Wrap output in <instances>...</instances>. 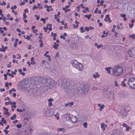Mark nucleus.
Returning <instances> with one entry per match:
<instances>
[{
    "label": "nucleus",
    "instance_id": "nucleus-42",
    "mask_svg": "<svg viewBox=\"0 0 135 135\" xmlns=\"http://www.w3.org/2000/svg\"><path fill=\"white\" fill-rule=\"evenodd\" d=\"M12 12L13 13H14V14L15 15H16L17 14V12H15L13 10L12 11Z\"/></svg>",
    "mask_w": 135,
    "mask_h": 135
},
{
    "label": "nucleus",
    "instance_id": "nucleus-60",
    "mask_svg": "<svg viewBox=\"0 0 135 135\" xmlns=\"http://www.w3.org/2000/svg\"><path fill=\"white\" fill-rule=\"evenodd\" d=\"M7 99H8V100H9L10 99L8 97H7L6 98H4V100H6Z\"/></svg>",
    "mask_w": 135,
    "mask_h": 135
},
{
    "label": "nucleus",
    "instance_id": "nucleus-62",
    "mask_svg": "<svg viewBox=\"0 0 135 135\" xmlns=\"http://www.w3.org/2000/svg\"><path fill=\"white\" fill-rule=\"evenodd\" d=\"M24 12H28V9L27 8L25 9L24 10Z\"/></svg>",
    "mask_w": 135,
    "mask_h": 135
},
{
    "label": "nucleus",
    "instance_id": "nucleus-25",
    "mask_svg": "<svg viewBox=\"0 0 135 135\" xmlns=\"http://www.w3.org/2000/svg\"><path fill=\"white\" fill-rule=\"evenodd\" d=\"M26 12H24L23 13V19H25L27 17V16L26 15Z\"/></svg>",
    "mask_w": 135,
    "mask_h": 135
},
{
    "label": "nucleus",
    "instance_id": "nucleus-29",
    "mask_svg": "<svg viewBox=\"0 0 135 135\" xmlns=\"http://www.w3.org/2000/svg\"><path fill=\"white\" fill-rule=\"evenodd\" d=\"M12 104V102L11 101H9L8 102H6L5 103V104L6 105H7L8 104Z\"/></svg>",
    "mask_w": 135,
    "mask_h": 135
},
{
    "label": "nucleus",
    "instance_id": "nucleus-27",
    "mask_svg": "<svg viewBox=\"0 0 135 135\" xmlns=\"http://www.w3.org/2000/svg\"><path fill=\"white\" fill-rule=\"evenodd\" d=\"M1 122H3V123H6V120L4 119V118H2Z\"/></svg>",
    "mask_w": 135,
    "mask_h": 135
},
{
    "label": "nucleus",
    "instance_id": "nucleus-8",
    "mask_svg": "<svg viewBox=\"0 0 135 135\" xmlns=\"http://www.w3.org/2000/svg\"><path fill=\"white\" fill-rule=\"evenodd\" d=\"M105 94L107 95V97L110 98L111 95H112V90L110 88H108L105 89Z\"/></svg>",
    "mask_w": 135,
    "mask_h": 135
},
{
    "label": "nucleus",
    "instance_id": "nucleus-19",
    "mask_svg": "<svg viewBox=\"0 0 135 135\" xmlns=\"http://www.w3.org/2000/svg\"><path fill=\"white\" fill-rule=\"evenodd\" d=\"M104 105L103 104H102L101 105V106L100 107V109H99V110L100 111H102V109L104 108Z\"/></svg>",
    "mask_w": 135,
    "mask_h": 135
},
{
    "label": "nucleus",
    "instance_id": "nucleus-12",
    "mask_svg": "<svg viewBox=\"0 0 135 135\" xmlns=\"http://www.w3.org/2000/svg\"><path fill=\"white\" fill-rule=\"evenodd\" d=\"M50 111L47 109H45L44 110L43 112L45 114L48 115V113H50Z\"/></svg>",
    "mask_w": 135,
    "mask_h": 135
},
{
    "label": "nucleus",
    "instance_id": "nucleus-24",
    "mask_svg": "<svg viewBox=\"0 0 135 135\" xmlns=\"http://www.w3.org/2000/svg\"><path fill=\"white\" fill-rule=\"evenodd\" d=\"M23 120L25 123H26L27 122L28 120V118L27 117L25 118H24Z\"/></svg>",
    "mask_w": 135,
    "mask_h": 135
},
{
    "label": "nucleus",
    "instance_id": "nucleus-22",
    "mask_svg": "<svg viewBox=\"0 0 135 135\" xmlns=\"http://www.w3.org/2000/svg\"><path fill=\"white\" fill-rule=\"evenodd\" d=\"M80 32L81 33H83L84 31V30L83 27H81L80 28Z\"/></svg>",
    "mask_w": 135,
    "mask_h": 135
},
{
    "label": "nucleus",
    "instance_id": "nucleus-48",
    "mask_svg": "<svg viewBox=\"0 0 135 135\" xmlns=\"http://www.w3.org/2000/svg\"><path fill=\"white\" fill-rule=\"evenodd\" d=\"M89 30H93L94 29V27H91V26L89 27Z\"/></svg>",
    "mask_w": 135,
    "mask_h": 135
},
{
    "label": "nucleus",
    "instance_id": "nucleus-5",
    "mask_svg": "<svg viewBox=\"0 0 135 135\" xmlns=\"http://www.w3.org/2000/svg\"><path fill=\"white\" fill-rule=\"evenodd\" d=\"M55 85V83L53 80L49 81L48 84L45 86V89L46 90L48 89H53Z\"/></svg>",
    "mask_w": 135,
    "mask_h": 135
},
{
    "label": "nucleus",
    "instance_id": "nucleus-34",
    "mask_svg": "<svg viewBox=\"0 0 135 135\" xmlns=\"http://www.w3.org/2000/svg\"><path fill=\"white\" fill-rule=\"evenodd\" d=\"M120 15L121 17L123 18H124L126 17V15L125 14H120Z\"/></svg>",
    "mask_w": 135,
    "mask_h": 135
},
{
    "label": "nucleus",
    "instance_id": "nucleus-37",
    "mask_svg": "<svg viewBox=\"0 0 135 135\" xmlns=\"http://www.w3.org/2000/svg\"><path fill=\"white\" fill-rule=\"evenodd\" d=\"M84 17L85 18H87L88 20H89V19H90L88 15H84Z\"/></svg>",
    "mask_w": 135,
    "mask_h": 135
},
{
    "label": "nucleus",
    "instance_id": "nucleus-50",
    "mask_svg": "<svg viewBox=\"0 0 135 135\" xmlns=\"http://www.w3.org/2000/svg\"><path fill=\"white\" fill-rule=\"evenodd\" d=\"M73 26L75 28H77L78 27V25H76V26H75V24L73 25Z\"/></svg>",
    "mask_w": 135,
    "mask_h": 135
},
{
    "label": "nucleus",
    "instance_id": "nucleus-28",
    "mask_svg": "<svg viewBox=\"0 0 135 135\" xmlns=\"http://www.w3.org/2000/svg\"><path fill=\"white\" fill-rule=\"evenodd\" d=\"M114 83H115L114 85L115 86L118 87L119 86V85L118 84V83L116 81H115Z\"/></svg>",
    "mask_w": 135,
    "mask_h": 135
},
{
    "label": "nucleus",
    "instance_id": "nucleus-44",
    "mask_svg": "<svg viewBox=\"0 0 135 135\" xmlns=\"http://www.w3.org/2000/svg\"><path fill=\"white\" fill-rule=\"evenodd\" d=\"M123 127H126L128 126L125 123H123Z\"/></svg>",
    "mask_w": 135,
    "mask_h": 135
},
{
    "label": "nucleus",
    "instance_id": "nucleus-36",
    "mask_svg": "<svg viewBox=\"0 0 135 135\" xmlns=\"http://www.w3.org/2000/svg\"><path fill=\"white\" fill-rule=\"evenodd\" d=\"M60 37L61 38H62L63 40H65V37H64L62 35H61Z\"/></svg>",
    "mask_w": 135,
    "mask_h": 135
},
{
    "label": "nucleus",
    "instance_id": "nucleus-6",
    "mask_svg": "<svg viewBox=\"0 0 135 135\" xmlns=\"http://www.w3.org/2000/svg\"><path fill=\"white\" fill-rule=\"evenodd\" d=\"M128 52L130 57L133 58H135V47L131 48L129 50Z\"/></svg>",
    "mask_w": 135,
    "mask_h": 135
},
{
    "label": "nucleus",
    "instance_id": "nucleus-9",
    "mask_svg": "<svg viewBox=\"0 0 135 135\" xmlns=\"http://www.w3.org/2000/svg\"><path fill=\"white\" fill-rule=\"evenodd\" d=\"M70 114H66V115L67 116V118H68V119L69 120H71L72 121L73 123H75L77 120V118L76 117V116H73L72 118H71L70 117Z\"/></svg>",
    "mask_w": 135,
    "mask_h": 135
},
{
    "label": "nucleus",
    "instance_id": "nucleus-41",
    "mask_svg": "<svg viewBox=\"0 0 135 135\" xmlns=\"http://www.w3.org/2000/svg\"><path fill=\"white\" fill-rule=\"evenodd\" d=\"M74 104V103L73 102H71L69 103V105L70 106H71L72 105H73Z\"/></svg>",
    "mask_w": 135,
    "mask_h": 135
},
{
    "label": "nucleus",
    "instance_id": "nucleus-20",
    "mask_svg": "<svg viewBox=\"0 0 135 135\" xmlns=\"http://www.w3.org/2000/svg\"><path fill=\"white\" fill-rule=\"evenodd\" d=\"M16 115L15 114H14L13 116L11 117V119L12 120H13L15 118H16Z\"/></svg>",
    "mask_w": 135,
    "mask_h": 135
},
{
    "label": "nucleus",
    "instance_id": "nucleus-59",
    "mask_svg": "<svg viewBox=\"0 0 135 135\" xmlns=\"http://www.w3.org/2000/svg\"><path fill=\"white\" fill-rule=\"evenodd\" d=\"M37 8V6H34L33 7V10H35V8L36 9Z\"/></svg>",
    "mask_w": 135,
    "mask_h": 135
},
{
    "label": "nucleus",
    "instance_id": "nucleus-64",
    "mask_svg": "<svg viewBox=\"0 0 135 135\" xmlns=\"http://www.w3.org/2000/svg\"><path fill=\"white\" fill-rule=\"evenodd\" d=\"M39 135H45V133H40L39 134Z\"/></svg>",
    "mask_w": 135,
    "mask_h": 135
},
{
    "label": "nucleus",
    "instance_id": "nucleus-33",
    "mask_svg": "<svg viewBox=\"0 0 135 135\" xmlns=\"http://www.w3.org/2000/svg\"><path fill=\"white\" fill-rule=\"evenodd\" d=\"M15 72H14L13 71H12V74H13L14 75H15L16 74V73L17 71V70L16 69H15L14 70Z\"/></svg>",
    "mask_w": 135,
    "mask_h": 135
},
{
    "label": "nucleus",
    "instance_id": "nucleus-14",
    "mask_svg": "<svg viewBox=\"0 0 135 135\" xmlns=\"http://www.w3.org/2000/svg\"><path fill=\"white\" fill-rule=\"evenodd\" d=\"M59 46V44H56V42H54V45H53L52 47L55 49L57 50V47Z\"/></svg>",
    "mask_w": 135,
    "mask_h": 135
},
{
    "label": "nucleus",
    "instance_id": "nucleus-10",
    "mask_svg": "<svg viewBox=\"0 0 135 135\" xmlns=\"http://www.w3.org/2000/svg\"><path fill=\"white\" fill-rule=\"evenodd\" d=\"M113 135H120V131L119 130H114L113 131Z\"/></svg>",
    "mask_w": 135,
    "mask_h": 135
},
{
    "label": "nucleus",
    "instance_id": "nucleus-17",
    "mask_svg": "<svg viewBox=\"0 0 135 135\" xmlns=\"http://www.w3.org/2000/svg\"><path fill=\"white\" fill-rule=\"evenodd\" d=\"M58 131H62L63 132H64L65 131V130L64 128H59L58 129Z\"/></svg>",
    "mask_w": 135,
    "mask_h": 135
},
{
    "label": "nucleus",
    "instance_id": "nucleus-7",
    "mask_svg": "<svg viewBox=\"0 0 135 135\" xmlns=\"http://www.w3.org/2000/svg\"><path fill=\"white\" fill-rule=\"evenodd\" d=\"M77 88L79 91V93H83L85 92V87L84 85L81 84Z\"/></svg>",
    "mask_w": 135,
    "mask_h": 135
},
{
    "label": "nucleus",
    "instance_id": "nucleus-47",
    "mask_svg": "<svg viewBox=\"0 0 135 135\" xmlns=\"http://www.w3.org/2000/svg\"><path fill=\"white\" fill-rule=\"evenodd\" d=\"M3 109L4 110H6L7 111H8V109L7 108H6L5 107H3Z\"/></svg>",
    "mask_w": 135,
    "mask_h": 135
},
{
    "label": "nucleus",
    "instance_id": "nucleus-46",
    "mask_svg": "<svg viewBox=\"0 0 135 135\" xmlns=\"http://www.w3.org/2000/svg\"><path fill=\"white\" fill-rule=\"evenodd\" d=\"M4 131L5 132V134H8V131L6 130L5 129L4 130Z\"/></svg>",
    "mask_w": 135,
    "mask_h": 135
},
{
    "label": "nucleus",
    "instance_id": "nucleus-54",
    "mask_svg": "<svg viewBox=\"0 0 135 135\" xmlns=\"http://www.w3.org/2000/svg\"><path fill=\"white\" fill-rule=\"evenodd\" d=\"M98 10V8H96L95 11L94 12V13H97V12Z\"/></svg>",
    "mask_w": 135,
    "mask_h": 135
},
{
    "label": "nucleus",
    "instance_id": "nucleus-3",
    "mask_svg": "<svg viewBox=\"0 0 135 135\" xmlns=\"http://www.w3.org/2000/svg\"><path fill=\"white\" fill-rule=\"evenodd\" d=\"M72 66L79 71H81L83 68V66L80 63L76 60H72L71 61Z\"/></svg>",
    "mask_w": 135,
    "mask_h": 135
},
{
    "label": "nucleus",
    "instance_id": "nucleus-43",
    "mask_svg": "<svg viewBox=\"0 0 135 135\" xmlns=\"http://www.w3.org/2000/svg\"><path fill=\"white\" fill-rule=\"evenodd\" d=\"M67 23H65L64 24V27L65 29H66L67 28Z\"/></svg>",
    "mask_w": 135,
    "mask_h": 135
},
{
    "label": "nucleus",
    "instance_id": "nucleus-21",
    "mask_svg": "<svg viewBox=\"0 0 135 135\" xmlns=\"http://www.w3.org/2000/svg\"><path fill=\"white\" fill-rule=\"evenodd\" d=\"M105 70L107 71L108 73L109 74H110L111 73V71L109 69V68H105Z\"/></svg>",
    "mask_w": 135,
    "mask_h": 135
},
{
    "label": "nucleus",
    "instance_id": "nucleus-23",
    "mask_svg": "<svg viewBox=\"0 0 135 135\" xmlns=\"http://www.w3.org/2000/svg\"><path fill=\"white\" fill-rule=\"evenodd\" d=\"M40 20L41 21H43V23L44 24H45L46 23V22L45 21V19H44V18H42Z\"/></svg>",
    "mask_w": 135,
    "mask_h": 135
},
{
    "label": "nucleus",
    "instance_id": "nucleus-4",
    "mask_svg": "<svg viewBox=\"0 0 135 135\" xmlns=\"http://www.w3.org/2000/svg\"><path fill=\"white\" fill-rule=\"evenodd\" d=\"M128 84L131 88L135 89V78L132 77L130 78L128 81Z\"/></svg>",
    "mask_w": 135,
    "mask_h": 135
},
{
    "label": "nucleus",
    "instance_id": "nucleus-16",
    "mask_svg": "<svg viewBox=\"0 0 135 135\" xmlns=\"http://www.w3.org/2000/svg\"><path fill=\"white\" fill-rule=\"evenodd\" d=\"M106 127L107 125H105L104 123H102V124L101 125V128L102 129H103V131H104L105 130V127Z\"/></svg>",
    "mask_w": 135,
    "mask_h": 135
},
{
    "label": "nucleus",
    "instance_id": "nucleus-49",
    "mask_svg": "<svg viewBox=\"0 0 135 135\" xmlns=\"http://www.w3.org/2000/svg\"><path fill=\"white\" fill-rule=\"evenodd\" d=\"M16 110L17 111L19 112H22V110L21 109H16Z\"/></svg>",
    "mask_w": 135,
    "mask_h": 135
},
{
    "label": "nucleus",
    "instance_id": "nucleus-51",
    "mask_svg": "<svg viewBox=\"0 0 135 135\" xmlns=\"http://www.w3.org/2000/svg\"><path fill=\"white\" fill-rule=\"evenodd\" d=\"M12 106L11 108H16V105H11Z\"/></svg>",
    "mask_w": 135,
    "mask_h": 135
},
{
    "label": "nucleus",
    "instance_id": "nucleus-39",
    "mask_svg": "<svg viewBox=\"0 0 135 135\" xmlns=\"http://www.w3.org/2000/svg\"><path fill=\"white\" fill-rule=\"evenodd\" d=\"M101 3L100 4V5L102 6H103V3H104V1L103 0H102L100 2Z\"/></svg>",
    "mask_w": 135,
    "mask_h": 135
},
{
    "label": "nucleus",
    "instance_id": "nucleus-58",
    "mask_svg": "<svg viewBox=\"0 0 135 135\" xmlns=\"http://www.w3.org/2000/svg\"><path fill=\"white\" fill-rule=\"evenodd\" d=\"M18 120H16L15 121L13 122V124H15L18 122Z\"/></svg>",
    "mask_w": 135,
    "mask_h": 135
},
{
    "label": "nucleus",
    "instance_id": "nucleus-15",
    "mask_svg": "<svg viewBox=\"0 0 135 135\" xmlns=\"http://www.w3.org/2000/svg\"><path fill=\"white\" fill-rule=\"evenodd\" d=\"M73 90L74 93L76 94L79 93V90H78V89L77 87V88H74L73 89Z\"/></svg>",
    "mask_w": 135,
    "mask_h": 135
},
{
    "label": "nucleus",
    "instance_id": "nucleus-31",
    "mask_svg": "<svg viewBox=\"0 0 135 135\" xmlns=\"http://www.w3.org/2000/svg\"><path fill=\"white\" fill-rule=\"evenodd\" d=\"M6 3L4 1L2 3H0V5L1 6H2L3 5H6Z\"/></svg>",
    "mask_w": 135,
    "mask_h": 135
},
{
    "label": "nucleus",
    "instance_id": "nucleus-61",
    "mask_svg": "<svg viewBox=\"0 0 135 135\" xmlns=\"http://www.w3.org/2000/svg\"><path fill=\"white\" fill-rule=\"evenodd\" d=\"M31 45H28V49L30 50L31 49Z\"/></svg>",
    "mask_w": 135,
    "mask_h": 135
},
{
    "label": "nucleus",
    "instance_id": "nucleus-11",
    "mask_svg": "<svg viewBox=\"0 0 135 135\" xmlns=\"http://www.w3.org/2000/svg\"><path fill=\"white\" fill-rule=\"evenodd\" d=\"M50 80H48L47 78H46L43 79L41 81V82L42 83V84H44L45 86L46 85H47L48 84V83L49 82V81Z\"/></svg>",
    "mask_w": 135,
    "mask_h": 135
},
{
    "label": "nucleus",
    "instance_id": "nucleus-13",
    "mask_svg": "<svg viewBox=\"0 0 135 135\" xmlns=\"http://www.w3.org/2000/svg\"><path fill=\"white\" fill-rule=\"evenodd\" d=\"M93 77L95 79H96L97 78H99L100 76L98 72H95V74H93Z\"/></svg>",
    "mask_w": 135,
    "mask_h": 135
},
{
    "label": "nucleus",
    "instance_id": "nucleus-35",
    "mask_svg": "<svg viewBox=\"0 0 135 135\" xmlns=\"http://www.w3.org/2000/svg\"><path fill=\"white\" fill-rule=\"evenodd\" d=\"M35 17H36V19L37 20H38L40 18L39 16H38L37 15H35Z\"/></svg>",
    "mask_w": 135,
    "mask_h": 135
},
{
    "label": "nucleus",
    "instance_id": "nucleus-30",
    "mask_svg": "<svg viewBox=\"0 0 135 135\" xmlns=\"http://www.w3.org/2000/svg\"><path fill=\"white\" fill-rule=\"evenodd\" d=\"M43 28L44 29L45 32H46L47 31V29L48 28V26H47L46 28L45 27H44Z\"/></svg>",
    "mask_w": 135,
    "mask_h": 135
},
{
    "label": "nucleus",
    "instance_id": "nucleus-56",
    "mask_svg": "<svg viewBox=\"0 0 135 135\" xmlns=\"http://www.w3.org/2000/svg\"><path fill=\"white\" fill-rule=\"evenodd\" d=\"M30 38H31L30 37V36H27L26 38L28 40H29L30 39Z\"/></svg>",
    "mask_w": 135,
    "mask_h": 135
},
{
    "label": "nucleus",
    "instance_id": "nucleus-55",
    "mask_svg": "<svg viewBox=\"0 0 135 135\" xmlns=\"http://www.w3.org/2000/svg\"><path fill=\"white\" fill-rule=\"evenodd\" d=\"M52 105V104L51 102H49L48 104V105L49 107L51 106Z\"/></svg>",
    "mask_w": 135,
    "mask_h": 135
},
{
    "label": "nucleus",
    "instance_id": "nucleus-1",
    "mask_svg": "<svg viewBox=\"0 0 135 135\" xmlns=\"http://www.w3.org/2000/svg\"><path fill=\"white\" fill-rule=\"evenodd\" d=\"M58 81L59 85L61 86L62 89H65L67 91H69L71 89V88L73 86V85L70 84V82L66 81L65 79H60Z\"/></svg>",
    "mask_w": 135,
    "mask_h": 135
},
{
    "label": "nucleus",
    "instance_id": "nucleus-26",
    "mask_svg": "<svg viewBox=\"0 0 135 135\" xmlns=\"http://www.w3.org/2000/svg\"><path fill=\"white\" fill-rule=\"evenodd\" d=\"M87 123L86 122H85L83 124V125L84 126V127L85 128H86L87 127Z\"/></svg>",
    "mask_w": 135,
    "mask_h": 135
},
{
    "label": "nucleus",
    "instance_id": "nucleus-18",
    "mask_svg": "<svg viewBox=\"0 0 135 135\" xmlns=\"http://www.w3.org/2000/svg\"><path fill=\"white\" fill-rule=\"evenodd\" d=\"M121 85L122 86H123L124 87H125L126 86V84L125 83H124V81H122V83L121 84Z\"/></svg>",
    "mask_w": 135,
    "mask_h": 135
},
{
    "label": "nucleus",
    "instance_id": "nucleus-52",
    "mask_svg": "<svg viewBox=\"0 0 135 135\" xmlns=\"http://www.w3.org/2000/svg\"><path fill=\"white\" fill-rule=\"evenodd\" d=\"M18 71L19 72V74H20L22 72V70L21 69H19L18 70Z\"/></svg>",
    "mask_w": 135,
    "mask_h": 135
},
{
    "label": "nucleus",
    "instance_id": "nucleus-38",
    "mask_svg": "<svg viewBox=\"0 0 135 135\" xmlns=\"http://www.w3.org/2000/svg\"><path fill=\"white\" fill-rule=\"evenodd\" d=\"M17 127L18 128H20L21 127V125L20 124H18L17 125Z\"/></svg>",
    "mask_w": 135,
    "mask_h": 135
},
{
    "label": "nucleus",
    "instance_id": "nucleus-57",
    "mask_svg": "<svg viewBox=\"0 0 135 135\" xmlns=\"http://www.w3.org/2000/svg\"><path fill=\"white\" fill-rule=\"evenodd\" d=\"M126 130L127 131H128L129 129H131L129 127H128L127 126V127H126Z\"/></svg>",
    "mask_w": 135,
    "mask_h": 135
},
{
    "label": "nucleus",
    "instance_id": "nucleus-63",
    "mask_svg": "<svg viewBox=\"0 0 135 135\" xmlns=\"http://www.w3.org/2000/svg\"><path fill=\"white\" fill-rule=\"evenodd\" d=\"M109 15H106V16H105V18H107L108 19V18H109Z\"/></svg>",
    "mask_w": 135,
    "mask_h": 135
},
{
    "label": "nucleus",
    "instance_id": "nucleus-40",
    "mask_svg": "<svg viewBox=\"0 0 135 135\" xmlns=\"http://www.w3.org/2000/svg\"><path fill=\"white\" fill-rule=\"evenodd\" d=\"M85 30H86L87 32H88L89 30V28L88 27H85Z\"/></svg>",
    "mask_w": 135,
    "mask_h": 135
},
{
    "label": "nucleus",
    "instance_id": "nucleus-45",
    "mask_svg": "<svg viewBox=\"0 0 135 135\" xmlns=\"http://www.w3.org/2000/svg\"><path fill=\"white\" fill-rule=\"evenodd\" d=\"M5 86L7 87L8 86V83L7 82H6L5 83Z\"/></svg>",
    "mask_w": 135,
    "mask_h": 135
},
{
    "label": "nucleus",
    "instance_id": "nucleus-53",
    "mask_svg": "<svg viewBox=\"0 0 135 135\" xmlns=\"http://www.w3.org/2000/svg\"><path fill=\"white\" fill-rule=\"evenodd\" d=\"M25 2L23 1L22 2V3H21L20 4V6H22L23 5H24L25 4Z\"/></svg>",
    "mask_w": 135,
    "mask_h": 135
},
{
    "label": "nucleus",
    "instance_id": "nucleus-32",
    "mask_svg": "<svg viewBox=\"0 0 135 135\" xmlns=\"http://www.w3.org/2000/svg\"><path fill=\"white\" fill-rule=\"evenodd\" d=\"M54 101V99H52L51 98H50L48 100V101L49 102H52Z\"/></svg>",
    "mask_w": 135,
    "mask_h": 135
},
{
    "label": "nucleus",
    "instance_id": "nucleus-2",
    "mask_svg": "<svg viewBox=\"0 0 135 135\" xmlns=\"http://www.w3.org/2000/svg\"><path fill=\"white\" fill-rule=\"evenodd\" d=\"M113 75L115 76H118L121 75L123 73L122 68L120 66H115L113 70Z\"/></svg>",
    "mask_w": 135,
    "mask_h": 135
}]
</instances>
